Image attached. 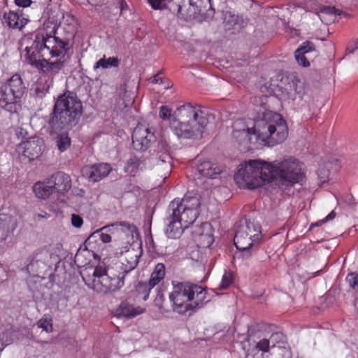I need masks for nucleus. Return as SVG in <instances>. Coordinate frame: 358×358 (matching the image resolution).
Returning <instances> with one entry per match:
<instances>
[{"label":"nucleus","instance_id":"f257e3e1","mask_svg":"<svg viewBox=\"0 0 358 358\" xmlns=\"http://www.w3.org/2000/svg\"><path fill=\"white\" fill-rule=\"evenodd\" d=\"M234 124L232 136L242 151H248L259 146H274L283 142L288 134L286 122L278 113L267 111L255 121L253 129L237 128Z\"/></svg>","mask_w":358,"mask_h":358},{"label":"nucleus","instance_id":"f03ea898","mask_svg":"<svg viewBox=\"0 0 358 358\" xmlns=\"http://www.w3.org/2000/svg\"><path fill=\"white\" fill-rule=\"evenodd\" d=\"M200 205V199L196 196L185 195L182 199L173 200L169 206V216L166 218L165 232L167 236L179 238L196 220Z\"/></svg>","mask_w":358,"mask_h":358},{"label":"nucleus","instance_id":"7ed1b4c3","mask_svg":"<svg viewBox=\"0 0 358 358\" xmlns=\"http://www.w3.org/2000/svg\"><path fill=\"white\" fill-rule=\"evenodd\" d=\"M82 113V102L76 94L66 92L55 101L48 121V129L51 134L62 129H69L78 124Z\"/></svg>","mask_w":358,"mask_h":358},{"label":"nucleus","instance_id":"20e7f679","mask_svg":"<svg viewBox=\"0 0 358 358\" xmlns=\"http://www.w3.org/2000/svg\"><path fill=\"white\" fill-rule=\"evenodd\" d=\"M206 124L207 119L201 110L190 103L178 108L171 121V128L174 134L183 138H201Z\"/></svg>","mask_w":358,"mask_h":358},{"label":"nucleus","instance_id":"39448f33","mask_svg":"<svg viewBox=\"0 0 358 358\" xmlns=\"http://www.w3.org/2000/svg\"><path fill=\"white\" fill-rule=\"evenodd\" d=\"M173 285L169 299L173 310L178 314L199 308L206 299V291L198 285L185 282H173Z\"/></svg>","mask_w":358,"mask_h":358},{"label":"nucleus","instance_id":"423d86ee","mask_svg":"<svg viewBox=\"0 0 358 358\" xmlns=\"http://www.w3.org/2000/svg\"><path fill=\"white\" fill-rule=\"evenodd\" d=\"M81 275L85 285L100 294L115 292L124 286V275L116 274L113 268L104 265L94 268L92 275L87 269Z\"/></svg>","mask_w":358,"mask_h":358},{"label":"nucleus","instance_id":"0eeeda50","mask_svg":"<svg viewBox=\"0 0 358 358\" xmlns=\"http://www.w3.org/2000/svg\"><path fill=\"white\" fill-rule=\"evenodd\" d=\"M302 163L292 157H288L269 163L271 182L275 181L279 189L283 192L289 189L295 184L302 181L304 173Z\"/></svg>","mask_w":358,"mask_h":358},{"label":"nucleus","instance_id":"6e6552de","mask_svg":"<svg viewBox=\"0 0 358 358\" xmlns=\"http://www.w3.org/2000/svg\"><path fill=\"white\" fill-rule=\"evenodd\" d=\"M269 163L259 159L249 160L240 164L234 176L236 182L241 188L255 189L270 182L272 175Z\"/></svg>","mask_w":358,"mask_h":358},{"label":"nucleus","instance_id":"1a4fd4ad","mask_svg":"<svg viewBox=\"0 0 358 358\" xmlns=\"http://www.w3.org/2000/svg\"><path fill=\"white\" fill-rule=\"evenodd\" d=\"M25 52L27 62L38 69L45 59L66 55L61 42H57L54 38L45 40L43 36H35L32 45L25 48Z\"/></svg>","mask_w":358,"mask_h":358},{"label":"nucleus","instance_id":"9d476101","mask_svg":"<svg viewBox=\"0 0 358 358\" xmlns=\"http://www.w3.org/2000/svg\"><path fill=\"white\" fill-rule=\"evenodd\" d=\"M25 92V86L21 77L13 75L1 87L0 107L13 113L20 108V99Z\"/></svg>","mask_w":358,"mask_h":358},{"label":"nucleus","instance_id":"9b49d317","mask_svg":"<svg viewBox=\"0 0 358 358\" xmlns=\"http://www.w3.org/2000/svg\"><path fill=\"white\" fill-rule=\"evenodd\" d=\"M261 239V227L258 224L247 221L241 224L234 236V242L236 248L245 252L244 256L249 257L251 252L257 248V244Z\"/></svg>","mask_w":358,"mask_h":358},{"label":"nucleus","instance_id":"f8f14e48","mask_svg":"<svg viewBox=\"0 0 358 358\" xmlns=\"http://www.w3.org/2000/svg\"><path fill=\"white\" fill-rule=\"evenodd\" d=\"M107 228L111 229L110 230H113L117 232H120L124 236H133L134 234L137 231L136 227L129 222H115L111 225L104 227L101 229L93 232L85 241V243L90 244L91 243L96 242L98 240H101L104 243H109L111 241L110 235L102 232L103 229Z\"/></svg>","mask_w":358,"mask_h":358},{"label":"nucleus","instance_id":"ddd939ff","mask_svg":"<svg viewBox=\"0 0 358 358\" xmlns=\"http://www.w3.org/2000/svg\"><path fill=\"white\" fill-rule=\"evenodd\" d=\"M44 148L43 140L37 136L31 137L22 142L19 145L20 150L29 161H33L39 157L43 153Z\"/></svg>","mask_w":358,"mask_h":358},{"label":"nucleus","instance_id":"4468645a","mask_svg":"<svg viewBox=\"0 0 358 358\" xmlns=\"http://www.w3.org/2000/svg\"><path fill=\"white\" fill-rule=\"evenodd\" d=\"M192 236L199 248H208L214 241L211 225L208 222L194 226Z\"/></svg>","mask_w":358,"mask_h":358},{"label":"nucleus","instance_id":"2eb2a0df","mask_svg":"<svg viewBox=\"0 0 358 358\" xmlns=\"http://www.w3.org/2000/svg\"><path fill=\"white\" fill-rule=\"evenodd\" d=\"M124 251L121 250L120 254L122 256L120 263L122 265V272L120 274L124 276L125 274L136 267L141 252L129 247L128 245L124 246ZM117 254H119V252H117Z\"/></svg>","mask_w":358,"mask_h":358},{"label":"nucleus","instance_id":"dca6fc26","mask_svg":"<svg viewBox=\"0 0 358 358\" xmlns=\"http://www.w3.org/2000/svg\"><path fill=\"white\" fill-rule=\"evenodd\" d=\"M222 171V168L217 164L210 161H198L196 164V172L195 173V180H199L202 177L206 178H216Z\"/></svg>","mask_w":358,"mask_h":358},{"label":"nucleus","instance_id":"f3484780","mask_svg":"<svg viewBox=\"0 0 358 358\" xmlns=\"http://www.w3.org/2000/svg\"><path fill=\"white\" fill-rule=\"evenodd\" d=\"M49 183L52 186L54 192L64 194L71 187V179L70 176L64 172L58 171L48 178Z\"/></svg>","mask_w":358,"mask_h":358},{"label":"nucleus","instance_id":"a211bd4d","mask_svg":"<svg viewBox=\"0 0 358 358\" xmlns=\"http://www.w3.org/2000/svg\"><path fill=\"white\" fill-rule=\"evenodd\" d=\"M171 159L170 146L166 140H161L159 141L157 148V165H163V168L167 172H170Z\"/></svg>","mask_w":358,"mask_h":358},{"label":"nucleus","instance_id":"6ab92c4d","mask_svg":"<svg viewBox=\"0 0 358 358\" xmlns=\"http://www.w3.org/2000/svg\"><path fill=\"white\" fill-rule=\"evenodd\" d=\"M111 170V166L107 163H99L85 169L86 175L93 182H98L106 177Z\"/></svg>","mask_w":358,"mask_h":358},{"label":"nucleus","instance_id":"aec40b11","mask_svg":"<svg viewBox=\"0 0 358 358\" xmlns=\"http://www.w3.org/2000/svg\"><path fill=\"white\" fill-rule=\"evenodd\" d=\"M271 348H278L282 358H291V351L287 345L286 336L281 332H275L268 338Z\"/></svg>","mask_w":358,"mask_h":358},{"label":"nucleus","instance_id":"412c9836","mask_svg":"<svg viewBox=\"0 0 358 358\" xmlns=\"http://www.w3.org/2000/svg\"><path fill=\"white\" fill-rule=\"evenodd\" d=\"M27 22L28 19L17 12L9 11L5 13L3 17V23L12 29H22Z\"/></svg>","mask_w":358,"mask_h":358},{"label":"nucleus","instance_id":"4be33fe9","mask_svg":"<svg viewBox=\"0 0 358 358\" xmlns=\"http://www.w3.org/2000/svg\"><path fill=\"white\" fill-rule=\"evenodd\" d=\"M223 23L227 29H237L238 30L245 26L247 21L242 16L226 10L223 12Z\"/></svg>","mask_w":358,"mask_h":358},{"label":"nucleus","instance_id":"5701e85b","mask_svg":"<svg viewBox=\"0 0 358 358\" xmlns=\"http://www.w3.org/2000/svg\"><path fill=\"white\" fill-rule=\"evenodd\" d=\"M145 308L141 306H134L127 302H122L117 309V315L126 318H132L145 313Z\"/></svg>","mask_w":358,"mask_h":358},{"label":"nucleus","instance_id":"b1692460","mask_svg":"<svg viewBox=\"0 0 358 358\" xmlns=\"http://www.w3.org/2000/svg\"><path fill=\"white\" fill-rule=\"evenodd\" d=\"M49 182V178H47L43 181H38L34 185L33 190L36 197L46 199L55 192L52 185Z\"/></svg>","mask_w":358,"mask_h":358},{"label":"nucleus","instance_id":"393cba45","mask_svg":"<svg viewBox=\"0 0 358 358\" xmlns=\"http://www.w3.org/2000/svg\"><path fill=\"white\" fill-rule=\"evenodd\" d=\"M314 12L318 15L321 21L325 24H329L336 17V10L334 7L319 5Z\"/></svg>","mask_w":358,"mask_h":358},{"label":"nucleus","instance_id":"a878e982","mask_svg":"<svg viewBox=\"0 0 358 358\" xmlns=\"http://www.w3.org/2000/svg\"><path fill=\"white\" fill-rule=\"evenodd\" d=\"M57 29V25L56 23L53 22H46L43 24V29L42 32H39L36 34L35 36H43L44 39H47L48 38H54L56 39L57 42H61L63 44L64 49L65 50V54L67 51L66 46L68 43L59 39L58 37L55 36V34Z\"/></svg>","mask_w":358,"mask_h":358},{"label":"nucleus","instance_id":"bb28decb","mask_svg":"<svg viewBox=\"0 0 358 358\" xmlns=\"http://www.w3.org/2000/svg\"><path fill=\"white\" fill-rule=\"evenodd\" d=\"M198 7L196 2L193 0H182L178 8L179 17L185 19L191 17Z\"/></svg>","mask_w":358,"mask_h":358},{"label":"nucleus","instance_id":"cd10ccee","mask_svg":"<svg viewBox=\"0 0 358 358\" xmlns=\"http://www.w3.org/2000/svg\"><path fill=\"white\" fill-rule=\"evenodd\" d=\"M155 140V135L150 134L148 136H141L138 134H132V145L135 150L143 151L146 150L150 143Z\"/></svg>","mask_w":358,"mask_h":358},{"label":"nucleus","instance_id":"c85d7f7f","mask_svg":"<svg viewBox=\"0 0 358 358\" xmlns=\"http://www.w3.org/2000/svg\"><path fill=\"white\" fill-rule=\"evenodd\" d=\"M64 57V56L59 57V59L53 62H50V59H45V62L42 63L39 69L45 73L54 76L64 67V61L61 60Z\"/></svg>","mask_w":358,"mask_h":358},{"label":"nucleus","instance_id":"c756f323","mask_svg":"<svg viewBox=\"0 0 358 358\" xmlns=\"http://www.w3.org/2000/svg\"><path fill=\"white\" fill-rule=\"evenodd\" d=\"M146 168L145 160L136 156L129 158L124 167L125 171L131 174H135L138 171H142Z\"/></svg>","mask_w":358,"mask_h":358},{"label":"nucleus","instance_id":"7c9ffc66","mask_svg":"<svg viewBox=\"0 0 358 358\" xmlns=\"http://www.w3.org/2000/svg\"><path fill=\"white\" fill-rule=\"evenodd\" d=\"M120 64V60L117 57H111L106 58L105 55L99 60H98L94 66V69L96 70L98 69H106L112 67H117Z\"/></svg>","mask_w":358,"mask_h":358},{"label":"nucleus","instance_id":"2f4dec72","mask_svg":"<svg viewBox=\"0 0 358 358\" xmlns=\"http://www.w3.org/2000/svg\"><path fill=\"white\" fill-rule=\"evenodd\" d=\"M333 166H335V171L337 169V161L333 162H327L323 165L320 166L317 169V176L321 182H325L329 180V177L330 175V169H332Z\"/></svg>","mask_w":358,"mask_h":358},{"label":"nucleus","instance_id":"473e14b6","mask_svg":"<svg viewBox=\"0 0 358 358\" xmlns=\"http://www.w3.org/2000/svg\"><path fill=\"white\" fill-rule=\"evenodd\" d=\"M165 276V266L162 263L157 264L151 274L150 283L152 286L157 285Z\"/></svg>","mask_w":358,"mask_h":358},{"label":"nucleus","instance_id":"72a5a7b5","mask_svg":"<svg viewBox=\"0 0 358 358\" xmlns=\"http://www.w3.org/2000/svg\"><path fill=\"white\" fill-rule=\"evenodd\" d=\"M55 144L58 150L63 152L71 145V138L66 134H61L55 138Z\"/></svg>","mask_w":358,"mask_h":358},{"label":"nucleus","instance_id":"f704fd0d","mask_svg":"<svg viewBox=\"0 0 358 358\" xmlns=\"http://www.w3.org/2000/svg\"><path fill=\"white\" fill-rule=\"evenodd\" d=\"M155 286L151 285L150 280L148 282H139L136 286V292L138 296L143 300L145 301L148 299L150 289Z\"/></svg>","mask_w":358,"mask_h":358},{"label":"nucleus","instance_id":"c9c22d12","mask_svg":"<svg viewBox=\"0 0 358 358\" xmlns=\"http://www.w3.org/2000/svg\"><path fill=\"white\" fill-rule=\"evenodd\" d=\"M37 325L47 333H50L53 331L52 319L50 316L45 315L41 318L38 321Z\"/></svg>","mask_w":358,"mask_h":358},{"label":"nucleus","instance_id":"e433bc0d","mask_svg":"<svg viewBox=\"0 0 358 358\" xmlns=\"http://www.w3.org/2000/svg\"><path fill=\"white\" fill-rule=\"evenodd\" d=\"M270 348H271V345L268 338H263L255 344V350H257L258 352L261 351L262 355L264 352H268Z\"/></svg>","mask_w":358,"mask_h":358},{"label":"nucleus","instance_id":"4c0bfd02","mask_svg":"<svg viewBox=\"0 0 358 358\" xmlns=\"http://www.w3.org/2000/svg\"><path fill=\"white\" fill-rule=\"evenodd\" d=\"M133 134H138L141 136L148 137L150 134H154V129L143 124H138L134 129Z\"/></svg>","mask_w":358,"mask_h":358},{"label":"nucleus","instance_id":"58836bf2","mask_svg":"<svg viewBox=\"0 0 358 358\" xmlns=\"http://www.w3.org/2000/svg\"><path fill=\"white\" fill-rule=\"evenodd\" d=\"M150 80L152 83L162 85L163 90H168L171 87L170 82L162 78L160 74L155 75Z\"/></svg>","mask_w":358,"mask_h":358},{"label":"nucleus","instance_id":"ea45409f","mask_svg":"<svg viewBox=\"0 0 358 358\" xmlns=\"http://www.w3.org/2000/svg\"><path fill=\"white\" fill-rule=\"evenodd\" d=\"M314 50L315 45L313 43L307 41L303 42L295 52H296L297 54L301 53L303 55H306Z\"/></svg>","mask_w":358,"mask_h":358},{"label":"nucleus","instance_id":"a19ab883","mask_svg":"<svg viewBox=\"0 0 358 358\" xmlns=\"http://www.w3.org/2000/svg\"><path fill=\"white\" fill-rule=\"evenodd\" d=\"M152 8L155 10H162L167 7L170 0H148Z\"/></svg>","mask_w":358,"mask_h":358},{"label":"nucleus","instance_id":"79ce46f5","mask_svg":"<svg viewBox=\"0 0 358 358\" xmlns=\"http://www.w3.org/2000/svg\"><path fill=\"white\" fill-rule=\"evenodd\" d=\"M182 0H170V2L168 3L167 7L173 13H176L179 16V6L181 5Z\"/></svg>","mask_w":358,"mask_h":358},{"label":"nucleus","instance_id":"37998d69","mask_svg":"<svg viewBox=\"0 0 358 358\" xmlns=\"http://www.w3.org/2000/svg\"><path fill=\"white\" fill-rule=\"evenodd\" d=\"M294 57L299 65H301L303 67H307L310 66V63L308 61L307 58L306 57L305 55H303L301 53L297 54V52H295Z\"/></svg>","mask_w":358,"mask_h":358},{"label":"nucleus","instance_id":"c03bdc74","mask_svg":"<svg viewBox=\"0 0 358 358\" xmlns=\"http://www.w3.org/2000/svg\"><path fill=\"white\" fill-rule=\"evenodd\" d=\"M347 281L348 282L350 286L355 289L356 287H358V275L355 273H351L347 276L346 278Z\"/></svg>","mask_w":358,"mask_h":358},{"label":"nucleus","instance_id":"a18cd8bd","mask_svg":"<svg viewBox=\"0 0 358 358\" xmlns=\"http://www.w3.org/2000/svg\"><path fill=\"white\" fill-rule=\"evenodd\" d=\"M159 115L162 120H168L171 115V110L168 106H162L160 107Z\"/></svg>","mask_w":358,"mask_h":358},{"label":"nucleus","instance_id":"49530a36","mask_svg":"<svg viewBox=\"0 0 358 358\" xmlns=\"http://www.w3.org/2000/svg\"><path fill=\"white\" fill-rule=\"evenodd\" d=\"M71 224L73 227L80 228L83 224V220L80 215L73 214L71 215Z\"/></svg>","mask_w":358,"mask_h":358},{"label":"nucleus","instance_id":"de8ad7c7","mask_svg":"<svg viewBox=\"0 0 358 358\" xmlns=\"http://www.w3.org/2000/svg\"><path fill=\"white\" fill-rule=\"evenodd\" d=\"M232 280L229 274L225 273L222 280L221 285H220V289H227L230 284H231Z\"/></svg>","mask_w":358,"mask_h":358},{"label":"nucleus","instance_id":"09e8293b","mask_svg":"<svg viewBox=\"0 0 358 358\" xmlns=\"http://www.w3.org/2000/svg\"><path fill=\"white\" fill-rule=\"evenodd\" d=\"M15 3L18 6L27 7L31 4V0H15Z\"/></svg>","mask_w":358,"mask_h":358},{"label":"nucleus","instance_id":"8fccbe9b","mask_svg":"<svg viewBox=\"0 0 358 358\" xmlns=\"http://www.w3.org/2000/svg\"><path fill=\"white\" fill-rule=\"evenodd\" d=\"M50 217V215L46 212H43L42 213H38L34 215L35 220H41V219H48Z\"/></svg>","mask_w":358,"mask_h":358},{"label":"nucleus","instance_id":"3c124183","mask_svg":"<svg viewBox=\"0 0 358 358\" xmlns=\"http://www.w3.org/2000/svg\"><path fill=\"white\" fill-rule=\"evenodd\" d=\"M336 216V213L334 210H332L324 220L320 221L316 224V225H318L319 224H322L326 222H328L329 220H331L334 219Z\"/></svg>","mask_w":358,"mask_h":358},{"label":"nucleus","instance_id":"603ef678","mask_svg":"<svg viewBox=\"0 0 358 358\" xmlns=\"http://www.w3.org/2000/svg\"><path fill=\"white\" fill-rule=\"evenodd\" d=\"M262 354L259 355L258 352L257 353H253L252 351L249 352L245 358H262Z\"/></svg>","mask_w":358,"mask_h":358},{"label":"nucleus","instance_id":"864d4df0","mask_svg":"<svg viewBox=\"0 0 358 358\" xmlns=\"http://www.w3.org/2000/svg\"><path fill=\"white\" fill-rule=\"evenodd\" d=\"M357 49V45L355 44V46L353 47H351V46H348L347 48H346V51L348 52V53H353L355 52V50Z\"/></svg>","mask_w":358,"mask_h":358},{"label":"nucleus","instance_id":"5fc2aeb1","mask_svg":"<svg viewBox=\"0 0 358 358\" xmlns=\"http://www.w3.org/2000/svg\"><path fill=\"white\" fill-rule=\"evenodd\" d=\"M36 91V93L38 96H42L43 94H44V92H41V94L40 93L41 92V90L39 88V87H37L35 90Z\"/></svg>","mask_w":358,"mask_h":358},{"label":"nucleus","instance_id":"6e6d98bb","mask_svg":"<svg viewBox=\"0 0 358 358\" xmlns=\"http://www.w3.org/2000/svg\"><path fill=\"white\" fill-rule=\"evenodd\" d=\"M3 350V344L1 343L0 340V352Z\"/></svg>","mask_w":358,"mask_h":358},{"label":"nucleus","instance_id":"4d7b16f0","mask_svg":"<svg viewBox=\"0 0 358 358\" xmlns=\"http://www.w3.org/2000/svg\"><path fill=\"white\" fill-rule=\"evenodd\" d=\"M79 257H80V255L76 254V261H78Z\"/></svg>","mask_w":358,"mask_h":358},{"label":"nucleus","instance_id":"13d9d810","mask_svg":"<svg viewBox=\"0 0 358 358\" xmlns=\"http://www.w3.org/2000/svg\"><path fill=\"white\" fill-rule=\"evenodd\" d=\"M208 3H210V0H206Z\"/></svg>","mask_w":358,"mask_h":358}]
</instances>
